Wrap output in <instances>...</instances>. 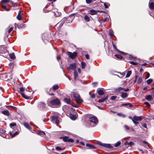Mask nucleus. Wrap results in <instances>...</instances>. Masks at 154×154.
Instances as JSON below:
<instances>
[{
  "label": "nucleus",
  "instance_id": "nucleus-51",
  "mask_svg": "<svg viewBox=\"0 0 154 154\" xmlns=\"http://www.w3.org/2000/svg\"><path fill=\"white\" fill-rule=\"evenodd\" d=\"M9 107L11 109L14 110H16L17 109V108L11 106H9Z\"/></svg>",
  "mask_w": 154,
  "mask_h": 154
},
{
  "label": "nucleus",
  "instance_id": "nucleus-55",
  "mask_svg": "<svg viewBox=\"0 0 154 154\" xmlns=\"http://www.w3.org/2000/svg\"><path fill=\"white\" fill-rule=\"evenodd\" d=\"M0 131L2 133H4L5 132V131L4 129L1 128H0Z\"/></svg>",
  "mask_w": 154,
  "mask_h": 154
},
{
  "label": "nucleus",
  "instance_id": "nucleus-52",
  "mask_svg": "<svg viewBox=\"0 0 154 154\" xmlns=\"http://www.w3.org/2000/svg\"><path fill=\"white\" fill-rule=\"evenodd\" d=\"M124 127L127 130H129L130 129L129 127L126 125H124Z\"/></svg>",
  "mask_w": 154,
  "mask_h": 154
},
{
  "label": "nucleus",
  "instance_id": "nucleus-11",
  "mask_svg": "<svg viewBox=\"0 0 154 154\" xmlns=\"http://www.w3.org/2000/svg\"><path fill=\"white\" fill-rule=\"evenodd\" d=\"M99 144L105 147L109 148H113V147L111 145V144H105V143H99Z\"/></svg>",
  "mask_w": 154,
  "mask_h": 154
},
{
  "label": "nucleus",
  "instance_id": "nucleus-25",
  "mask_svg": "<svg viewBox=\"0 0 154 154\" xmlns=\"http://www.w3.org/2000/svg\"><path fill=\"white\" fill-rule=\"evenodd\" d=\"M2 114L6 116H8L9 115V113L8 110H5L2 112Z\"/></svg>",
  "mask_w": 154,
  "mask_h": 154
},
{
  "label": "nucleus",
  "instance_id": "nucleus-30",
  "mask_svg": "<svg viewBox=\"0 0 154 154\" xmlns=\"http://www.w3.org/2000/svg\"><path fill=\"white\" fill-rule=\"evenodd\" d=\"M74 74V79L75 80H76L78 76V73L76 70H75Z\"/></svg>",
  "mask_w": 154,
  "mask_h": 154
},
{
  "label": "nucleus",
  "instance_id": "nucleus-17",
  "mask_svg": "<svg viewBox=\"0 0 154 154\" xmlns=\"http://www.w3.org/2000/svg\"><path fill=\"white\" fill-rule=\"evenodd\" d=\"M16 25H17L18 28L19 29L24 28L25 27V25L24 24H21L19 25H17L16 23L15 24V26H16Z\"/></svg>",
  "mask_w": 154,
  "mask_h": 154
},
{
  "label": "nucleus",
  "instance_id": "nucleus-10",
  "mask_svg": "<svg viewBox=\"0 0 154 154\" xmlns=\"http://www.w3.org/2000/svg\"><path fill=\"white\" fill-rule=\"evenodd\" d=\"M76 67V63H72L70 64L69 66L67 67L68 69H71L73 70H75Z\"/></svg>",
  "mask_w": 154,
  "mask_h": 154
},
{
  "label": "nucleus",
  "instance_id": "nucleus-27",
  "mask_svg": "<svg viewBox=\"0 0 154 154\" xmlns=\"http://www.w3.org/2000/svg\"><path fill=\"white\" fill-rule=\"evenodd\" d=\"M123 89H124L123 88L121 87H119L115 89V91L116 92H119L121 90H123Z\"/></svg>",
  "mask_w": 154,
  "mask_h": 154
},
{
  "label": "nucleus",
  "instance_id": "nucleus-8",
  "mask_svg": "<svg viewBox=\"0 0 154 154\" xmlns=\"http://www.w3.org/2000/svg\"><path fill=\"white\" fill-rule=\"evenodd\" d=\"M7 48L4 46H0V54H5L8 52Z\"/></svg>",
  "mask_w": 154,
  "mask_h": 154
},
{
  "label": "nucleus",
  "instance_id": "nucleus-6",
  "mask_svg": "<svg viewBox=\"0 0 154 154\" xmlns=\"http://www.w3.org/2000/svg\"><path fill=\"white\" fill-rule=\"evenodd\" d=\"M63 138L64 141L65 142H69L71 143H73L74 142V140L71 138H69V137L67 136H64L61 137Z\"/></svg>",
  "mask_w": 154,
  "mask_h": 154
},
{
  "label": "nucleus",
  "instance_id": "nucleus-63",
  "mask_svg": "<svg viewBox=\"0 0 154 154\" xmlns=\"http://www.w3.org/2000/svg\"><path fill=\"white\" fill-rule=\"evenodd\" d=\"M123 90L124 91L127 92V91H129V89L128 88H127L125 89L124 88V89H123Z\"/></svg>",
  "mask_w": 154,
  "mask_h": 154
},
{
  "label": "nucleus",
  "instance_id": "nucleus-43",
  "mask_svg": "<svg viewBox=\"0 0 154 154\" xmlns=\"http://www.w3.org/2000/svg\"><path fill=\"white\" fill-rule=\"evenodd\" d=\"M59 88V86L58 85H56L53 86V89L55 90Z\"/></svg>",
  "mask_w": 154,
  "mask_h": 154
},
{
  "label": "nucleus",
  "instance_id": "nucleus-56",
  "mask_svg": "<svg viewBox=\"0 0 154 154\" xmlns=\"http://www.w3.org/2000/svg\"><path fill=\"white\" fill-rule=\"evenodd\" d=\"M134 145V143L132 142H128V145H129L131 146H133Z\"/></svg>",
  "mask_w": 154,
  "mask_h": 154
},
{
  "label": "nucleus",
  "instance_id": "nucleus-20",
  "mask_svg": "<svg viewBox=\"0 0 154 154\" xmlns=\"http://www.w3.org/2000/svg\"><path fill=\"white\" fill-rule=\"evenodd\" d=\"M37 134L40 135L42 137H44L45 135V133L43 131H38Z\"/></svg>",
  "mask_w": 154,
  "mask_h": 154
},
{
  "label": "nucleus",
  "instance_id": "nucleus-33",
  "mask_svg": "<svg viewBox=\"0 0 154 154\" xmlns=\"http://www.w3.org/2000/svg\"><path fill=\"white\" fill-rule=\"evenodd\" d=\"M10 3L12 5L13 7H16L18 5V4L17 3H14L12 1H11L10 2Z\"/></svg>",
  "mask_w": 154,
  "mask_h": 154
},
{
  "label": "nucleus",
  "instance_id": "nucleus-26",
  "mask_svg": "<svg viewBox=\"0 0 154 154\" xmlns=\"http://www.w3.org/2000/svg\"><path fill=\"white\" fill-rule=\"evenodd\" d=\"M23 125L27 129H29V130H30L31 129L28 123L24 122L23 123Z\"/></svg>",
  "mask_w": 154,
  "mask_h": 154
},
{
  "label": "nucleus",
  "instance_id": "nucleus-7",
  "mask_svg": "<svg viewBox=\"0 0 154 154\" xmlns=\"http://www.w3.org/2000/svg\"><path fill=\"white\" fill-rule=\"evenodd\" d=\"M24 90H25V89L24 88L21 87L20 88L19 92H24ZM20 93L21 95L22 96V97L24 98L27 99H29V97L28 96H27L25 94L23 93L20 92Z\"/></svg>",
  "mask_w": 154,
  "mask_h": 154
},
{
  "label": "nucleus",
  "instance_id": "nucleus-57",
  "mask_svg": "<svg viewBox=\"0 0 154 154\" xmlns=\"http://www.w3.org/2000/svg\"><path fill=\"white\" fill-rule=\"evenodd\" d=\"M92 0H86V2L87 4L90 3L92 1Z\"/></svg>",
  "mask_w": 154,
  "mask_h": 154
},
{
  "label": "nucleus",
  "instance_id": "nucleus-29",
  "mask_svg": "<svg viewBox=\"0 0 154 154\" xmlns=\"http://www.w3.org/2000/svg\"><path fill=\"white\" fill-rule=\"evenodd\" d=\"M70 117L71 119L73 120H75L76 119V116L72 114H70Z\"/></svg>",
  "mask_w": 154,
  "mask_h": 154
},
{
  "label": "nucleus",
  "instance_id": "nucleus-49",
  "mask_svg": "<svg viewBox=\"0 0 154 154\" xmlns=\"http://www.w3.org/2000/svg\"><path fill=\"white\" fill-rule=\"evenodd\" d=\"M116 97H117L116 96H113L111 97V99L112 100H114L116 98Z\"/></svg>",
  "mask_w": 154,
  "mask_h": 154
},
{
  "label": "nucleus",
  "instance_id": "nucleus-24",
  "mask_svg": "<svg viewBox=\"0 0 154 154\" xmlns=\"http://www.w3.org/2000/svg\"><path fill=\"white\" fill-rule=\"evenodd\" d=\"M86 146L87 147H89V148L91 149H95L96 148L95 146H94V145L86 143Z\"/></svg>",
  "mask_w": 154,
  "mask_h": 154
},
{
  "label": "nucleus",
  "instance_id": "nucleus-16",
  "mask_svg": "<svg viewBox=\"0 0 154 154\" xmlns=\"http://www.w3.org/2000/svg\"><path fill=\"white\" fill-rule=\"evenodd\" d=\"M131 118L132 119V118ZM133 119L134 121L135 120L136 121H138L139 120L141 121L142 120V118L141 117H137L136 116H134Z\"/></svg>",
  "mask_w": 154,
  "mask_h": 154
},
{
  "label": "nucleus",
  "instance_id": "nucleus-13",
  "mask_svg": "<svg viewBox=\"0 0 154 154\" xmlns=\"http://www.w3.org/2000/svg\"><path fill=\"white\" fill-rule=\"evenodd\" d=\"M112 43L113 47H114V48L115 50L116 51H117V52H118L119 53H121L122 55H124V54H125V53L124 52L121 51H120L118 49H117L115 45L113 43V42L112 41Z\"/></svg>",
  "mask_w": 154,
  "mask_h": 154
},
{
  "label": "nucleus",
  "instance_id": "nucleus-9",
  "mask_svg": "<svg viewBox=\"0 0 154 154\" xmlns=\"http://www.w3.org/2000/svg\"><path fill=\"white\" fill-rule=\"evenodd\" d=\"M89 120L91 123L95 124H97L98 123V121L97 118L95 117H92L89 118Z\"/></svg>",
  "mask_w": 154,
  "mask_h": 154
},
{
  "label": "nucleus",
  "instance_id": "nucleus-41",
  "mask_svg": "<svg viewBox=\"0 0 154 154\" xmlns=\"http://www.w3.org/2000/svg\"><path fill=\"white\" fill-rule=\"evenodd\" d=\"M11 1L10 0H2L1 2L3 3H7L8 2H10Z\"/></svg>",
  "mask_w": 154,
  "mask_h": 154
},
{
  "label": "nucleus",
  "instance_id": "nucleus-58",
  "mask_svg": "<svg viewBox=\"0 0 154 154\" xmlns=\"http://www.w3.org/2000/svg\"><path fill=\"white\" fill-rule=\"evenodd\" d=\"M47 35V34L46 33H44L43 34L42 36V38H47L46 36H45V35Z\"/></svg>",
  "mask_w": 154,
  "mask_h": 154
},
{
  "label": "nucleus",
  "instance_id": "nucleus-45",
  "mask_svg": "<svg viewBox=\"0 0 154 154\" xmlns=\"http://www.w3.org/2000/svg\"><path fill=\"white\" fill-rule=\"evenodd\" d=\"M16 124L15 123H12L10 124V126L11 128H12L14 126H16Z\"/></svg>",
  "mask_w": 154,
  "mask_h": 154
},
{
  "label": "nucleus",
  "instance_id": "nucleus-14",
  "mask_svg": "<svg viewBox=\"0 0 154 154\" xmlns=\"http://www.w3.org/2000/svg\"><path fill=\"white\" fill-rule=\"evenodd\" d=\"M149 1V6L150 9L153 11L154 10V3L153 2H150Z\"/></svg>",
  "mask_w": 154,
  "mask_h": 154
},
{
  "label": "nucleus",
  "instance_id": "nucleus-53",
  "mask_svg": "<svg viewBox=\"0 0 154 154\" xmlns=\"http://www.w3.org/2000/svg\"><path fill=\"white\" fill-rule=\"evenodd\" d=\"M56 149L58 151L61 150L62 149L59 146H57L56 147Z\"/></svg>",
  "mask_w": 154,
  "mask_h": 154
},
{
  "label": "nucleus",
  "instance_id": "nucleus-28",
  "mask_svg": "<svg viewBox=\"0 0 154 154\" xmlns=\"http://www.w3.org/2000/svg\"><path fill=\"white\" fill-rule=\"evenodd\" d=\"M89 13L91 15H94L96 14L97 12L96 11L94 10H92L89 11Z\"/></svg>",
  "mask_w": 154,
  "mask_h": 154
},
{
  "label": "nucleus",
  "instance_id": "nucleus-62",
  "mask_svg": "<svg viewBox=\"0 0 154 154\" xmlns=\"http://www.w3.org/2000/svg\"><path fill=\"white\" fill-rule=\"evenodd\" d=\"M1 6L2 7L3 9H4L5 10L6 9V6H5L2 5Z\"/></svg>",
  "mask_w": 154,
  "mask_h": 154
},
{
  "label": "nucleus",
  "instance_id": "nucleus-31",
  "mask_svg": "<svg viewBox=\"0 0 154 154\" xmlns=\"http://www.w3.org/2000/svg\"><path fill=\"white\" fill-rule=\"evenodd\" d=\"M20 11H19L18 12V14L17 16V19L19 20H21L22 19V17L20 14Z\"/></svg>",
  "mask_w": 154,
  "mask_h": 154
},
{
  "label": "nucleus",
  "instance_id": "nucleus-47",
  "mask_svg": "<svg viewBox=\"0 0 154 154\" xmlns=\"http://www.w3.org/2000/svg\"><path fill=\"white\" fill-rule=\"evenodd\" d=\"M109 35L111 36H113L114 35L113 31L110 30L109 31Z\"/></svg>",
  "mask_w": 154,
  "mask_h": 154
},
{
  "label": "nucleus",
  "instance_id": "nucleus-23",
  "mask_svg": "<svg viewBox=\"0 0 154 154\" xmlns=\"http://www.w3.org/2000/svg\"><path fill=\"white\" fill-rule=\"evenodd\" d=\"M82 54L83 55H84V54H85V57L87 59H89V55L88 54V53L86 52L85 51H84L83 52Z\"/></svg>",
  "mask_w": 154,
  "mask_h": 154
},
{
  "label": "nucleus",
  "instance_id": "nucleus-44",
  "mask_svg": "<svg viewBox=\"0 0 154 154\" xmlns=\"http://www.w3.org/2000/svg\"><path fill=\"white\" fill-rule=\"evenodd\" d=\"M129 63H130L132 65H137V63L136 62H135L133 61H129Z\"/></svg>",
  "mask_w": 154,
  "mask_h": 154
},
{
  "label": "nucleus",
  "instance_id": "nucleus-3",
  "mask_svg": "<svg viewBox=\"0 0 154 154\" xmlns=\"http://www.w3.org/2000/svg\"><path fill=\"white\" fill-rule=\"evenodd\" d=\"M0 77L3 80L5 81H8L12 78V76L10 73L1 74H0Z\"/></svg>",
  "mask_w": 154,
  "mask_h": 154
},
{
  "label": "nucleus",
  "instance_id": "nucleus-5",
  "mask_svg": "<svg viewBox=\"0 0 154 154\" xmlns=\"http://www.w3.org/2000/svg\"><path fill=\"white\" fill-rule=\"evenodd\" d=\"M67 54L71 58L73 59L76 57L77 54L75 52H74L73 53L70 52H67Z\"/></svg>",
  "mask_w": 154,
  "mask_h": 154
},
{
  "label": "nucleus",
  "instance_id": "nucleus-42",
  "mask_svg": "<svg viewBox=\"0 0 154 154\" xmlns=\"http://www.w3.org/2000/svg\"><path fill=\"white\" fill-rule=\"evenodd\" d=\"M114 56H116V57L118 59H121L122 58V56L120 55H115Z\"/></svg>",
  "mask_w": 154,
  "mask_h": 154
},
{
  "label": "nucleus",
  "instance_id": "nucleus-22",
  "mask_svg": "<svg viewBox=\"0 0 154 154\" xmlns=\"http://www.w3.org/2000/svg\"><path fill=\"white\" fill-rule=\"evenodd\" d=\"M9 56L10 58L14 60L16 58L14 54V53L10 54Z\"/></svg>",
  "mask_w": 154,
  "mask_h": 154
},
{
  "label": "nucleus",
  "instance_id": "nucleus-64",
  "mask_svg": "<svg viewBox=\"0 0 154 154\" xmlns=\"http://www.w3.org/2000/svg\"><path fill=\"white\" fill-rule=\"evenodd\" d=\"M142 143L144 144H148V143L145 141H143Z\"/></svg>",
  "mask_w": 154,
  "mask_h": 154
},
{
  "label": "nucleus",
  "instance_id": "nucleus-36",
  "mask_svg": "<svg viewBox=\"0 0 154 154\" xmlns=\"http://www.w3.org/2000/svg\"><path fill=\"white\" fill-rule=\"evenodd\" d=\"M81 64L82 66V69H84L85 68V67L86 65V64L84 62H82L81 63Z\"/></svg>",
  "mask_w": 154,
  "mask_h": 154
},
{
  "label": "nucleus",
  "instance_id": "nucleus-46",
  "mask_svg": "<svg viewBox=\"0 0 154 154\" xmlns=\"http://www.w3.org/2000/svg\"><path fill=\"white\" fill-rule=\"evenodd\" d=\"M13 30V28L12 27H11L9 29L8 31V34H10L11 32Z\"/></svg>",
  "mask_w": 154,
  "mask_h": 154
},
{
  "label": "nucleus",
  "instance_id": "nucleus-1",
  "mask_svg": "<svg viewBox=\"0 0 154 154\" xmlns=\"http://www.w3.org/2000/svg\"><path fill=\"white\" fill-rule=\"evenodd\" d=\"M60 102L58 99H54L51 100H48L47 103L48 106L52 107H55L60 104Z\"/></svg>",
  "mask_w": 154,
  "mask_h": 154
},
{
  "label": "nucleus",
  "instance_id": "nucleus-50",
  "mask_svg": "<svg viewBox=\"0 0 154 154\" xmlns=\"http://www.w3.org/2000/svg\"><path fill=\"white\" fill-rule=\"evenodd\" d=\"M104 5L105 8H108L109 6V4L107 3V4H106V3H104Z\"/></svg>",
  "mask_w": 154,
  "mask_h": 154
},
{
  "label": "nucleus",
  "instance_id": "nucleus-34",
  "mask_svg": "<svg viewBox=\"0 0 154 154\" xmlns=\"http://www.w3.org/2000/svg\"><path fill=\"white\" fill-rule=\"evenodd\" d=\"M146 99L148 100L151 101L152 100V96L150 95H148L146 97Z\"/></svg>",
  "mask_w": 154,
  "mask_h": 154
},
{
  "label": "nucleus",
  "instance_id": "nucleus-54",
  "mask_svg": "<svg viewBox=\"0 0 154 154\" xmlns=\"http://www.w3.org/2000/svg\"><path fill=\"white\" fill-rule=\"evenodd\" d=\"M144 104L148 107H149L150 106V104L147 102H144Z\"/></svg>",
  "mask_w": 154,
  "mask_h": 154
},
{
  "label": "nucleus",
  "instance_id": "nucleus-12",
  "mask_svg": "<svg viewBox=\"0 0 154 154\" xmlns=\"http://www.w3.org/2000/svg\"><path fill=\"white\" fill-rule=\"evenodd\" d=\"M103 89V88H99L97 89V92L99 95L102 96L104 94V93Z\"/></svg>",
  "mask_w": 154,
  "mask_h": 154
},
{
  "label": "nucleus",
  "instance_id": "nucleus-2",
  "mask_svg": "<svg viewBox=\"0 0 154 154\" xmlns=\"http://www.w3.org/2000/svg\"><path fill=\"white\" fill-rule=\"evenodd\" d=\"M70 95L74 98L78 103H80L83 102V100L80 97L79 94L74 92H71Z\"/></svg>",
  "mask_w": 154,
  "mask_h": 154
},
{
  "label": "nucleus",
  "instance_id": "nucleus-48",
  "mask_svg": "<svg viewBox=\"0 0 154 154\" xmlns=\"http://www.w3.org/2000/svg\"><path fill=\"white\" fill-rule=\"evenodd\" d=\"M142 78H139L137 82L138 83L140 84L142 82Z\"/></svg>",
  "mask_w": 154,
  "mask_h": 154
},
{
  "label": "nucleus",
  "instance_id": "nucleus-21",
  "mask_svg": "<svg viewBox=\"0 0 154 154\" xmlns=\"http://www.w3.org/2000/svg\"><path fill=\"white\" fill-rule=\"evenodd\" d=\"M64 102L68 104H70L71 100L69 98H65L64 99Z\"/></svg>",
  "mask_w": 154,
  "mask_h": 154
},
{
  "label": "nucleus",
  "instance_id": "nucleus-60",
  "mask_svg": "<svg viewBox=\"0 0 154 154\" xmlns=\"http://www.w3.org/2000/svg\"><path fill=\"white\" fill-rule=\"evenodd\" d=\"M95 97V94H93L91 95V97L92 98H94Z\"/></svg>",
  "mask_w": 154,
  "mask_h": 154
},
{
  "label": "nucleus",
  "instance_id": "nucleus-4",
  "mask_svg": "<svg viewBox=\"0 0 154 154\" xmlns=\"http://www.w3.org/2000/svg\"><path fill=\"white\" fill-rule=\"evenodd\" d=\"M51 121L54 123H55L57 125L59 124L60 122L59 118L57 116H53L51 118Z\"/></svg>",
  "mask_w": 154,
  "mask_h": 154
},
{
  "label": "nucleus",
  "instance_id": "nucleus-61",
  "mask_svg": "<svg viewBox=\"0 0 154 154\" xmlns=\"http://www.w3.org/2000/svg\"><path fill=\"white\" fill-rule=\"evenodd\" d=\"M132 120L133 121V122L135 124V125H137V124H138V122H135V121H134L133 119H132Z\"/></svg>",
  "mask_w": 154,
  "mask_h": 154
},
{
  "label": "nucleus",
  "instance_id": "nucleus-59",
  "mask_svg": "<svg viewBox=\"0 0 154 154\" xmlns=\"http://www.w3.org/2000/svg\"><path fill=\"white\" fill-rule=\"evenodd\" d=\"M17 133H15L14 134H11V133H10V134L11 135V136L12 137H14L17 134Z\"/></svg>",
  "mask_w": 154,
  "mask_h": 154
},
{
  "label": "nucleus",
  "instance_id": "nucleus-15",
  "mask_svg": "<svg viewBox=\"0 0 154 154\" xmlns=\"http://www.w3.org/2000/svg\"><path fill=\"white\" fill-rule=\"evenodd\" d=\"M46 104L43 102H40L38 105V106L39 107L44 108L45 107Z\"/></svg>",
  "mask_w": 154,
  "mask_h": 154
},
{
  "label": "nucleus",
  "instance_id": "nucleus-38",
  "mask_svg": "<svg viewBox=\"0 0 154 154\" xmlns=\"http://www.w3.org/2000/svg\"><path fill=\"white\" fill-rule=\"evenodd\" d=\"M129 58L131 60H135L136 59V57H134L131 55H129Z\"/></svg>",
  "mask_w": 154,
  "mask_h": 154
},
{
  "label": "nucleus",
  "instance_id": "nucleus-35",
  "mask_svg": "<svg viewBox=\"0 0 154 154\" xmlns=\"http://www.w3.org/2000/svg\"><path fill=\"white\" fill-rule=\"evenodd\" d=\"M131 73V71H128L126 75V78L129 77Z\"/></svg>",
  "mask_w": 154,
  "mask_h": 154
},
{
  "label": "nucleus",
  "instance_id": "nucleus-40",
  "mask_svg": "<svg viewBox=\"0 0 154 154\" xmlns=\"http://www.w3.org/2000/svg\"><path fill=\"white\" fill-rule=\"evenodd\" d=\"M121 144V143L119 141H118L117 143L114 144V146L115 147H117L119 146Z\"/></svg>",
  "mask_w": 154,
  "mask_h": 154
},
{
  "label": "nucleus",
  "instance_id": "nucleus-18",
  "mask_svg": "<svg viewBox=\"0 0 154 154\" xmlns=\"http://www.w3.org/2000/svg\"><path fill=\"white\" fill-rule=\"evenodd\" d=\"M128 94L125 92H122L120 96L123 98H125L128 96Z\"/></svg>",
  "mask_w": 154,
  "mask_h": 154
},
{
  "label": "nucleus",
  "instance_id": "nucleus-32",
  "mask_svg": "<svg viewBox=\"0 0 154 154\" xmlns=\"http://www.w3.org/2000/svg\"><path fill=\"white\" fill-rule=\"evenodd\" d=\"M90 17L87 15H85L84 17V19L86 21L89 22L90 20Z\"/></svg>",
  "mask_w": 154,
  "mask_h": 154
},
{
  "label": "nucleus",
  "instance_id": "nucleus-39",
  "mask_svg": "<svg viewBox=\"0 0 154 154\" xmlns=\"http://www.w3.org/2000/svg\"><path fill=\"white\" fill-rule=\"evenodd\" d=\"M117 115L119 116L122 117L123 118L125 117V115L122 113H118Z\"/></svg>",
  "mask_w": 154,
  "mask_h": 154
},
{
  "label": "nucleus",
  "instance_id": "nucleus-19",
  "mask_svg": "<svg viewBox=\"0 0 154 154\" xmlns=\"http://www.w3.org/2000/svg\"><path fill=\"white\" fill-rule=\"evenodd\" d=\"M108 98V95H107L106 96L104 97L103 98L100 99L99 100V103L103 102L107 99Z\"/></svg>",
  "mask_w": 154,
  "mask_h": 154
},
{
  "label": "nucleus",
  "instance_id": "nucleus-37",
  "mask_svg": "<svg viewBox=\"0 0 154 154\" xmlns=\"http://www.w3.org/2000/svg\"><path fill=\"white\" fill-rule=\"evenodd\" d=\"M153 80L152 79H149L146 81V82L148 85L150 84L152 82Z\"/></svg>",
  "mask_w": 154,
  "mask_h": 154
}]
</instances>
